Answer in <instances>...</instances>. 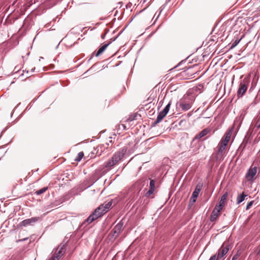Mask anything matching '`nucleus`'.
<instances>
[{
	"label": "nucleus",
	"mask_w": 260,
	"mask_h": 260,
	"mask_svg": "<svg viewBox=\"0 0 260 260\" xmlns=\"http://www.w3.org/2000/svg\"><path fill=\"white\" fill-rule=\"evenodd\" d=\"M113 202V200H111L107 203L101 205L88 217L83 224H89L95 219L102 217L108 211L109 208L112 207Z\"/></svg>",
	"instance_id": "f257e3e1"
},
{
	"label": "nucleus",
	"mask_w": 260,
	"mask_h": 260,
	"mask_svg": "<svg viewBox=\"0 0 260 260\" xmlns=\"http://www.w3.org/2000/svg\"><path fill=\"white\" fill-rule=\"evenodd\" d=\"M127 147L124 146L119 151L115 153L112 157L104 163V167L107 170H110L119 164L126 153Z\"/></svg>",
	"instance_id": "f03ea898"
},
{
	"label": "nucleus",
	"mask_w": 260,
	"mask_h": 260,
	"mask_svg": "<svg viewBox=\"0 0 260 260\" xmlns=\"http://www.w3.org/2000/svg\"><path fill=\"white\" fill-rule=\"evenodd\" d=\"M194 101L193 96L187 92L186 95H184L179 102V106L183 111H187L191 108L192 104Z\"/></svg>",
	"instance_id": "7ed1b4c3"
},
{
	"label": "nucleus",
	"mask_w": 260,
	"mask_h": 260,
	"mask_svg": "<svg viewBox=\"0 0 260 260\" xmlns=\"http://www.w3.org/2000/svg\"><path fill=\"white\" fill-rule=\"evenodd\" d=\"M226 146L225 143L219 142L217 146L218 150L215 156L216 161H221L223 160Z\"/></svg>",
	"instance_id": "20e7f679"
},
{
	"label": "nucleus",
	"mask_w": 260,
	"mask_h": 260,
	"mask_svg": "<svg viewBox=\"0 0 260 260\" xmlns=\"http://www.w3.org/2000/svg\"><path fill=\"white\" fill-rule=\"evenodd\" d=\"M66 251V245H60L58 246V247L57 249L53 250V254L52 257L55 259L57 258V260H59L61 257V256H62L64 254Z\"/></svg>",
	"instance_id": "39448f33"
},
{
	"label": "nucleus",
	"mask_w": 260,
	"mask_h": 260,
	"mask_svg": "<svg viewBox=\"0 0 260 260\" xmlns=\"http://www.w3.org/2000/svg\"><path fill=\"white\" fill-rule=\"evenodd\" d=\"M140 191V189L136 185L129 189L128 193L129 194L128 200H129V202L134 201L138 198Z\"/></svg>",
	"instance_id": "423d86ee"
},
{
	"label": "nucleus",
	"mask_w": 260,
	"mask_h": 260,
	"mask_svg": "<svg viewBox=\"0 0 260 260\" xmlns=\"http://www.w3.org/2000/svg\"><path fill=\"white\" fill-rule=\"evenodd\" d=\"M210 132L208 128H205L199 134H198L193 139L191 143V148H193L194 145H196L198 143H199L198 140L206 136ZM199 145V144H198Z\"/></svg>",
	"instance_id": "0eeeda50"
},
{
	"label": "nucleus",
	"mask_w": 260,
	"mask_h": 260,
	"mask_svg": "<svg viewBox=\"0 0 260 260\" xmlns=\"http://www.w3.org/2000/svg\"><path fill=\"white\" fill-rule=\"evenodd\" d=\"M248 85V82L245 79H244L242 82H241L237 91V96L238 98L243 96L247 89Z\"/></svg>",
	"instance_id": "6e6552de"
},
{
	"label": "nucleus",
	"mask_w": 260,
	"mask_h": 260,
	"mask_svg": "<svg viewBox=\"0 0 260 260\" xmlns=\"http://www.w3.org/2000/svg\"><path fill=\"white\" fill-rule=\"evenodd\" d=\"M257 172L256 167H250L247 171L245 178L248 181H252Z\"/></svg>",
	"instance_id": "1a4fd4ad"
},
{
	"label": "nucleus",
	"mask_w": 260,
	"mask_h": 260,
	"mask_svg": "<svg viewBox=\"0 0 260 260\" xmlns=\"http://www.w3.org/2000/svg\"><path fill=\"white\" fill-rule=\"evenodd\" d=\"M230 250V245H225L223 244L221 247L218 249L217 252L216 253L217 257L219 259L224 257V256L228 253Z\"/></svg>",
	"instance_id": "9d476101"
},
{
	"label": "nucleus",
	"mask_w": 260,
	"mask_h": 260,
	"mask_svg": "<svg viewBox=\"0 0 260 260\" xmlns=\"http://www.w3.org/2000/svg\"><path fill=\"white\" fill-rule=\"evenodd\" d=\"M40 220L39 217H34L31 218L26 219L20 222L19 224L20 226H26L27 225H33L35 223Z\"/></svg>",
	"instance_id": "9b49d317"
},
{
	"label": "nucleus",
	"mask_w": 260,
	"mask_h": 260,
	"mask_svg": "<svg viewBox=\"0 0 260 260\" xmlns=\"http://www.w3.org/2000/svg\"><path fill=\"white\" fill-rule=\"evenodd\" d=\"M123 225V222L120 221L114 227L112 230L111 234L114 239L116 238L120 234L122 229Z\"/></svg>",
	"instance_id": "f8f14e48"
},
{
	"label": "nucleus",
	"mask_w": 260,
	"mask_h": 260,
	"mask_svg": "<svg viewBox=\"0 0 260 260\" xmlns=\"http://www.w3.org/2000/svg\"><path fill=\"white\" fill-rule=\"evenodd\" d=\"M204 86L202 84H198L197 86L193 87L188 91L189 94H198L203 91Z\"/></svg>",
	"instance_id": "ddd939ff"
},
{
	"label": "nucleus",
	"mask_w": 260,
	"mask_h": 260,
	"mask_svg": "<svg viewBox=\"0 0 260 260\" xmlns=\"http://www.w3.org/2000/svg\"><path fill=\"white\" fill-rule=\"evenodd\" d=\"M231 134L232 133L231 131L227 132L225 134L224 138H222L220 142L228 145V143L230 140Z\"/></svg>",
	"instance_id": "4468645a"
},
{
	"label": "nucleus",
	"mask_w": 260,
	"mask_h": 260,
	"mask_svg": "<svg viewBox=\"0 0 260 260\" xmlns=\"http://www.w3.org/2000/svg\"><path fill=\"white\" fill-rule=\"evenodd\" d=\"M167 114L166 113H164L162 111L160 112L157 115L156 119L154 122L153 125H156L157 123H159L160 121H161V120Z\"/></svg>",
	"instance_id": "2eb2a0df"
},
{
	"label": "nucleus",
	"mask_w": 260,
	"mask_h": 260,
	"mask_svg": "<svg viewBox=\"0 0 260 260\" xmlns=\"http://www.w3.org/2000/svg\"><path fill=\"white\" fill-rule=\"evenodd\" d=\"M111 42H109L107 44H105L103 46L99 48L98 51H97L95 56L96 57L99 56L101 54H102L107 48V47L110 44Z\"/></svg>",
	"instance_id": "dca6fc26"
},
{
	"label": "nucleus",
	"mask_w": 260,
	"mask_h": 260,
	"mask_svg": "<svg viewBox=\"0 0 260 260\" xmlns=\"http://www.w3.org/2000/svg\"><path fill=\"white\" fill-rule=\"evenodd\" d=\"M228 197V192H225L221 197V199L218 203L221 205H222L224 207L225 203L227 200V198Z\"/></svg>",
	"instance_id": "f3484780"
},
{
	"label": "nucleus",
	"mask_w": 260,
	"mask_h": 260,
	"mask_svg": "<svg viewBox=\"0 0 260 260\" xmlns=\"http://www.w3.org/2000/svg\"><path fill=\"white\" fill-rule=\"evenodd\" d=\"M219 213L216 212L215 211L213 210L210 216V220L212 222L216 220L217 217L219 216Z\"/></svg>",
	"instance_id": "a211bd4d"
},
{
	"label": "nucleus",
	"mask_w": 260,
	"mask_h": 260,
	"mask_svg": "<svg viewBox=\"0 0 260 260\" xmlns=\"http://www.w3.org/2000/svg\"><path fill=\"white\" fill-rule=\"evenodd\" d=\"M247 196V195L245 194L244 192L240 194V195L238 196L237 198V204H239L242 202L244 199Z\"/></svg>",
	"instance_id": "6ab92c4d"
},
{
	"label": "nucleus",
	"mask_w": 260,
	"mask_h": 260,
	"mask_svg": "<svg viewBox=\"0 0 260 260\" xmlns=\"http://www.w3.org/2000/svg\"><path fill=\"white\" fill-rule=\"evenodd\" d=\"M48 189V187H44L39 190H37L36 192H35V193L37 194V195H40L43 193H44Z\"/></svg>",
	"instance_id": "aec40b11"
},
{
	"label": "nucleus",
	"mask_w": 260,
	"mask_h": 260,
	"mask_svg": "<svg viewBox=\"0 0 260 260\" xmlns=\"http://www.w3.org/2000/svg\"><path fill=\"white\" fill-rule=\"evenodd\" d=\"M223 207L222 206V205H221L219 204H218V205H216V206L215 207V208L213 209V210L215 211L216 212L219 213L220 211L221 210V209H222Z\"/></svg>",
	"instance_id": "412c9836"
},
{
	"label": "nucleus",
	"mask_w": 260,
	"mask_h": 260,
	"mask_svg": "<svg viewBox=\"0 0 260 260\" xmlns=\"http://www.w3.org/2000/svg\"><path fill=\"white\" fill-rule=\"evenodd\" d=\"M84 156V153L83 152H80L78 154L77 157L75 158V160L77 161H79L81 160Z\"/></svg>",
	"instance_id": "4be33fe9"
},
{
	"label": "nucleus",
	"mask_w": 260,
	"mask_h": 260,
	"mask_svg": "<svg viewBox=\"0 0 260 260\" xmlns=\"http://www.w3.org/2000/svg\"><path fill=\"white\" fill-rule=\"evenodd\" d=\"M171 102H169L167 105L165 107V108L164 109V110H162V111L164 112V113H166L167 114H168V113L169 112V110H170V106H171Z\"/></svg>",
	"instance_id": "5701e85b"
},
{
	"label": "nucleus",
	"mask_w": 260,
	"mask_h": 260,
	"mask_svg": "<svg viewBox=\"0 0 260 260\" xmlns=\"http://www.w3.org/2000/svg\"><path fill=\"white\" fill-rule=\"evenodd\" d=\"M242 38H241L239 40H236L234 41V42L233 43V44H232L231 46V49H233L234 48V47H235L240 42V41H241Z\"/></svg>",
	"instance_id": "b1692460"
},
{
	"label": "nucleus",
	"mask_w": 260,
	"mask_h": 260,
	"mask_svg": "<svg viewBox=\"0 0 260 260\" xmlns=\"http://www.w3.org/2000/svg\"><path fill=\"white\" fill-rule=\"evenodd\" d=\"M155 180L153 179H151L150 181V189H153L154 190L155 189Z\"/></svg>",
	"instance_id": "393cba45"
},
{
	"label": "nucleus",
	"mask_w": 260,
	"mask_h": 260,
	"mask_svg": "<svg viewBox=\"0 0 260 260\" xmlns=\"http://www.w3.org/2000/svg\"><path fill=\"white\" fill-rule=\"evenodd\" d=\"M200 191L194 189L193 192H192V196H193V198H197L199 196Z\"/></svg>",
	"instance_id": "a878e982"
},
{
	"label": "nucleus",
	"mask_w": 260,
	"mask_h": 260,
	"mask_svg": "<svg viewBox=\"0 0 260 260\" xmlns=\"http://www.w3.org/2000/svg\"><path fill=\"white\" fill-rule=\"evenodd\" d=\"M202 187H203V185L201 183H198L197 185H196V187L195 188V189L197 190H198L199 191H201V190H202Z\"/></svg>",
	"instance_id": "bb28decb"
},
{
	"label": "nucleus",
	"mask_w": 260,
	"mask_h": 260,
	"mask_svg": "<svg viewBox=\"0 0 260 260\" xmlns=\"http://www.w3.org/2000/svg\"><path fill=\"white\" fill-rule=\"evenodd\" d=\"M154 191V190L153 189H150L146 193L145 196L146 197H149L151 194H152Z\"/></svg>",
	"instance_id": "cd10ccee"
},
{
	"label": "nucleus",
	"mask_w": 260,
	"mask_h": 260,
	"mask_svg": "<svg viewBox=\"0 0 260 260\" xmlns=\"http://www.w3.org/2000/svg\"><path fill=\"white\" fill-rule=\"evenodd\" d=\"M196 200H197V198H193V196H191V197L190 199L189 204L190 205H192L194 203L196 202Z\"/></svg>",
	"instance_id": "c85d7f7f"
},
{
	"label": "nucleus",
	"mask_w": 260,
	"mask_h": 260,
	"mask_svg": "<svg viewBox=\"0 0 260 260\" xmlns=\"http://www.w3.org/2000/svg\"><path fill=\"white\" fill-rule=\"evenodd\" d=\"M254 201H252L249 202L246 206V210L250 209L253 204Z\"/></svg>",
	"instance_id": "c756f323"
},
{
	"label": "nucleus",
	"mask_w": 260,
	"mask_h": 260,
	"mask_svg": "<svg viewBox=\"0 0 260 260\" xmlns=\"http://www.w3.org/2000/svg\"><path fill=\"white\" fill-rule=\"evenodd\" d=\"M239 256H240V254L238 253H237L236 254H235L233 256L232 260H237L238 258V257H239Z\"/></svg>",
	"instance_id": "7c9ffc66"
},
{
	"label": "nucleus",
	"mask_w": 260,
	"mask_h": 260,
	"mask_svg": "<svg viewBox=\"0 0 260 260\" xmlns=\"http://www.w3.org/2000/svg\"><path fill=\"white\" fill-rule=\"evenodd\" d=\"M218 259H219L218 258L216 254L212 255V256H211V257L209 259V260H218Z\"/></svg>",
	"instance_id": "2f4dec72"
},
{
	"label": "nucleus",
	"mask_w": 260,
	"mask_h": 260,
	"mask_svg": "<svg viewBox=\"0 0 260 260\" xmlns=\"http://www.w3.org/2000/svg\"><path fill=\"white\" fill-rule=\"evenodd\" d=\"M199 146H198L197 147H196L194 149H192V152L194 153H197L199 150Z\"/></svg>",
	"instance_id": "473e14b6"
},
{
	"label": "nucleus",
	"mask_w": 260,
	"mask_h": 260,
	"mask_svg": "<svg viewBox=\"0 0 260 260\" xmlns=\"http://www.w3.org/2000/svg\"><path fill=\"white\" fill-rule=\"evenodd\" d=\"M257 127H260V118L258 119L257 122Z\"/></svg>",
	"instance_id": "72a5a7b5"
},
{
	"label": "nucleus",
	"mask_w": 260,
	"mask_h": 260,
	"mask_svg": "<svg viewBox=\"0 0 260 260\" xmlns=\"http://www.w3.org/2000/svg\"><path fill=\"white\" fill-rule=\"evenodd\" d=\"M134 119H135V117H133V118H131V117H129V118H128V120H129L130 121H133V120H134Z\"/></svg>",
	"instance_id": "f704fd0d"
},
{
	"label": "nucleus",
	"mask_w": 260,
	"mask_h": 260,
	"mask_svg": "<svg viewBox=\"0 0 260 260\" xmlns=\"http://www.w3.org/2000/svg\"><path fill=\"white\" fill-rule=\"evenodd\" d=\"M50 260H57V259H55V258H53L52 257L51 258Z\"/></svg>",
	"instance_id": "c9c22d12"
},
{
	"label": "nucleus",
	"mask_w": 260,
	"mask_h": 260,
	"mask_svg": "<svg viewBox=\"0 0 260 260\" xmlns=\"http://www.w3.org/2000/svg\"><path fill=\"white\" fill-rule=\"evenodd\" d=\"M35 70V68H34L31 69V72H34Z\"/></svg>",
	"instance_id": "e433bc0d"
},
{
	"label": "nucleus",
	"mask_w": 260,
	"mask_h": 260,
	"mask_svg": "<svg viewBox=\"0 0 260 260\" xmlns=\"http://www.w3.org/2000/svg\"><path fill=\"white\" fill-rule=\"evenodd\" d=\"M27 238H24V239L21 240V241H25V240H27Z\"/></svg>",
	"instance_id": "4c0bfd02"
},
{
	"label": "nucleus",
	"mask_w": 260,
	"mask_h": 260,
	"mask_svg": "<svg viewBox=\"0 0 260 260\" xmlns=\"http://www.w3.org/2000/svg\"><path fill=\"white\" fill-rule=\"evenodd\" d=\"M122 126H123V127L125 128V125L124 124H122Z\"/></svg>",
	"instance_id": "58836bf2"
},
{
	"label": "nucleus",
	"mask_w": 260,
	"mask_h": 260,
	"mask_svg": "<svg viewBox=\"0 0 260 260\" xmlns=\"http://www.w3.org/2000/svg\"><path fill=\"white\" fill-rule=\"evenodd\" d=\"M42 58H43L42 57H41L40 59H39V60H41V59H42Z\"/></svg>",
	"instance_id": "ea45409f"
},
{
	"label": "nucleus",
	"mask_w": 260,
	"mask_h": 260,
	"mask_svg": "<svg viewBox=\"0 0 260 260\" xmlns=\"http://www.w3.org/2000/svg\"><path fill=\"white\" fill-rule=\"evenodd\" d=\"M42 58H43L42 57H41L40 59H39V60H41V59H42Z\"/></svg>",
	"instance_id": "a19ab883"
},
{
	"label": "nucleus",
	"mask_w": 260,
	"mask_h": 260,
	"mask_svg": "<svg viewBox=\"0 0 260 260\" xmlns=\"http://www.w3.org/2000/svg\"><path fill=\"white\" fill-rule=\"evenodd\" d=\"M42 58H43L42 57H41L40 59H39V60H41V59H42Z\"/></svg>",
	"instance_id": "79ce46f5"
},
{
	"label": "nucleus",
	"mask_w": 260,
	"mask_h": 260,
	"mask_svg": "<svg viewBox=\"0 0 260 260\" xmlns=\"http://www.w3.org/2000/svg\"><path fill=\"white\" fill-rule=\"evenodd\" d=\"M102 39H104V36H102Z\"/></svg>",
	"instance_id": "37998d69"
},
{
	"label": "nucleus",
	"mask_w": 260,
	"mask_h": 260,
	"mask_svg": "<svg viewBox=\"0 0 260 260\" xmlns=\"http://www.w3.org/2000/svg\"><path fill=\"white\" fill-rule=\"evenodd\" d=\"M112 140H110V143H112Z\"/></svg>",
	"instance_id": "c03bdc74"
}]
</instances>
